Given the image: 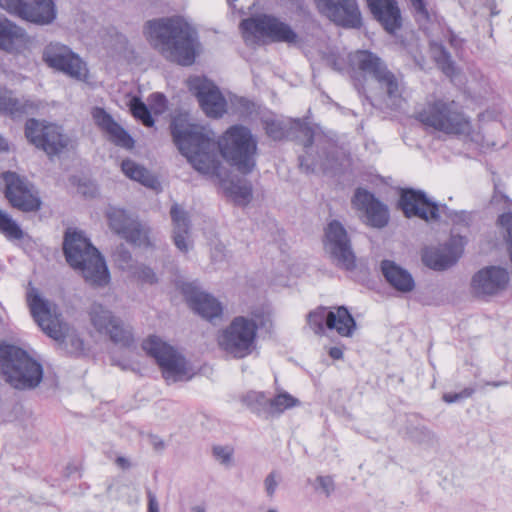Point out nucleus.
<instances>
[{"label": "nucleus", "mask_w": 512, "mask_h": 512, "mask_svg": "<svg viewBox=\"0 0 512 512\" xmlns=\"http://www.w3.org/2000/svg\"><path fill=\"white\" fill-rule=\"evenodd\" d=\"M299 399L295 398L288 392H282L274 396L273 398H269V416H279L285 410L299 406Z\"/></svg>", "instance_id": "c9c22d12"}, {"label": "nucleus", "mask_w": 512, "mask_h": 512, "mask_svg": "<svg viewBox=\"0 0 512 512\" xmlns=\"http://www.w3.org/2000/svg\"><path fill=\"white\" fill-rule=\"evenodd\" d=\"M78 192L81 193L84 197H92L93 196L92 193H89L87 191V187L84 184H80L78 186Z\"/></svg>", "instance_id": "4d7b16f0"}, {"label": "nucleus", "mask_w": 512, "mask_h": 512, "mask_svg": "<svg viewBox=\"0 0 512 512\" xmlns=\"http://www.w3.org/2000/svg\"><path fill=\"white\" fill-rule=\"evenodd\" d=\"M319 12L344 28H360L362 16L357 0H315Z\"/></svg>", "instance_id": "6ab92c4d"}, {"label": "nucleus", "mask_w": 512, "mask_h": 512, "mask_svg": "<svg viewBox=\"0 0 512 512\" xmlns=\"http://www.w3.org/2000/svg\"><path fill=\"white\" fill-rule=\"evenodd\" d=\"M486 384L496 388V387L506 386L508 384V382L507 381H492V382H487Z\"/></svg>", "instance_id": "13d9d810"}, {"label": "nucleus", "mask_w": 512, "mask_h": 512, "mask_svg": "<svg viewBox=\"0 0 512 512\" xmlns=\"http://www.w3.org/2000/svg\"><path fill=\"white\" fill-rule=\"evenodd\" d=\"M170 129L180 153L203 175L222 178L223 167L219 153L243 175L250 174L256 167L258 141L244 125L230 126L217 142L183 116L174 117Z\"/></svg>", "instance_id": "f257e3e1"}, {"label": "nucleus", "mask_w": 512, "mask_h": 512, "mask_svg": "<svg viewBox=\"0 0 512 512\" xmlns=\"http://www.w3.org/2000/svg\"><path fill=\"white\" fill-rule=\"evenodd\" d=\"M0 7L36 25H48L57 15L53 0H0Z\"/></svg>", "instance_id": "2eb2a0df"}, {"label": "nucleus", "mask_w": 512, "mask_h": 512, "mask_svg": "<svg viewBox=\"0 0 512 512\" xmlns=\"http://www.w3.org/2000/svg\"><path fill=\"white\" fill-rule=\"evenodd\" d=\"M115 257L119 268H121L122 270L133 269L134 266L132 254L124 245H120L117 247Z\"/></svg>", "instance_id": "a18cd8bd"}, {"label": "nucleus", "mask_w": 512, "mask_h": 512, "mask_svg": "<svg viewBox=\"0 0 512 512\" xmlns=\"http://www.w3.org/2000/svg\"><path fill=\"white\" fill-rule=\"evenodd\" d=\"M399 208L407 218H419L426 222L440 219V211L456 224H468L470 214L466 211H452L446 205L440 206L429 199L425 192L413 188L402 189L398 201Z\"/></svg>", "instance_id": "6e6552de"}, {"label": "nucleus", "mask_w": 512, "mask_h": 512, "mask_svg": "<svg viewBox=\"0 0 512 512\" xmlns=\"http://www.w3.org/2000/svg\"><path fill=\"white\" fill-rule=\"evenodd\" d=\"M115 463L123 470L129 469L131 467L130 461L123 456H118L115 460Z\"/></svg>", "instance_id": "5fc2aeb1"}, {"label": "nucleus", "mask_w": 512, "mask_h": 512, "mask_svg": "<svg viewBox=\"0 0 512 512\" xmlns=\"http://www.w3.org/2000/svg\"><path fill=\"white\" fill-rule=\"evenodd\" d=\"M97 319L98 332L104 330L114 344L124 348H130L134 345L132 328L99 304Z\"/></svg>", "instance_id": "b1692460"}, {"label": "nucleus", "mask_w": 512, "mask_h": 512, "mask_svg": "<svg viewBox=\"0 0 512 512\" xmlns=\"http://www.w3.org/2000/svg\"><path fill=\"white\" fill-rule=\"evenodd\" d=\"M142 349L156 360L162 370L163 377L176 381L186 373V362L173 346L158 336H149L142 343Z\"/></svg>", "instance_id": "ddd939ff"}, {"label": "nucleus", "mask_w": 512, "mask_h": 512, "mask_svg": "<svg viewBox=\"0 0 512 512\" xmlns=\"http://www.w3.org/2000/svg\"><path fill=\"white\" fill-rule=\"evenodd\" d=\"M111 276L105 257L98 250V288L104 287L110 283Z\"/></svg>", "instance_id": "49530a36"}, {"label": "nucleus", "mask_w": 512, "mask_h": 512, "mask_svg": "<svg viewBox=\"0 0 512 512\" xmlns=\"http://www.w3.org/2000/svg\"><path fill=\"white\" fill-rule=\"evenodd\" d=\"M316 483L318 484L316 489H321L326 497H329L335 490V483L331 476H317Z\"/></svg>", "instance_id": "09e8293b"}, {"label": "nucleus", "mask_w": 512, "mask_h": 512, "mask_svg": "<svg viewBox=\"0 0 512 512\" xmlns=\"http://www.w3.org/2000/svg\"><path fill=\"white\" fill-rule=\"evenodd\" d=\"M90 320H91V324L93 326H96V315L93 314L92 312L90 313Z\"/></svg>", "instance_id": "e2e57ef3"}, {"label": "nucleus", "mask_w": 512, "mask_h": 512, "mask_svg": "<svg viewBox=\"0 0 512 512\" xmlns=\"http://www.w3.org/2000/svg\"><path fill=\"white\" fill-rule=\"evenodd\" d=\"M335 321L334 311L320 306L307 315V322L310 328L317 335H323L325 329H333Z\"/></svg>", "instance_id": "473e14b6"}, {"label": "nucleus", "mask_w": 512, "mask_h": 512, "mask_svg": "<svg viewBox=\"0 0 512 512\" xmlns=\"http://www.w3.org/2000/svg\"><path fill=\"white\" fill-rule=\"evenodd\" d=\"M510 275L506 268L490 265L478 270L471 279V287L478 296H495L506 290Z\"/></svg>", "instance_id": "4be33fe9"}, {"label": "nucleus", "mask_w": 512, "mask_h": 512, "mask_svg": "<svg viewBox=\"0 0 512 512\" xmlns=\"http://www.w3.org/2000/svg\"><path fill=\"white\" fill-rule=\"evenodd\" d=\"M448 41L450 45L455 49L461 48L464 42V40L456 35L452 30H449Z\"/></svg>", "instance_id": "864d4df0"}, {"label": "nucleus", "mask_w": 512, "mask_h": 512, "mask_svg": "<svg viewBox=\"0 0 512 512\" xmlns=\"http://www.w3.org/2000/svg\"><path fill=\"white\" fill-rule=\"evenodd\" d=\"M357 89H358L359 93H362L361 90H364V86L362 84H360L359 87H357Z\"/></svg>", "instance_id": "338daca9"}, {"label": "nucleus", "mask_w": 512, "mask_h": 512, "mask_svg": "<svg viewBox=\"0 0 512 512\" xmlns=\"http://www.w3.org/2000/svg\"><path fill=\"white\" fill-rule=\"evenodd\" d=\"M148 512H159V505L155 494L147 489Z\"/></svg>", "instance_id": "603ef678"}, {"label": "nucleus", "mask_w": 512, "mask_h": 512, "mask_svg": "<svg viewBox=\"0 0 512 512\" xmlns=\"http://www.w3.org/2000/svg\"><path fill=\"white\" fill-rule=\"evenodd\" d=\"M182 293L189 307L202 318L213 321L223 313L222 304L213 295L200 290L193 283H185Z\"/></svg>", "instance_id": "5701e85b"}, {"label": "nucleus", "mask_w": 512, "mask_h": 512, "mask_svg": "<svg viewBox=\"0 0 512 512\" xmlns=\"http://www.w3.org/2000/svg\"><path fill=\"white\" fill-rule=\"evenodd\" d=\"M0 150L5 151L8 150V143L7 141L0 136Z\"/></svg>", "instance_id": "bf43d9fd"}, {"label": "nucleus", "mask_w": 512, "mask_h": 512, "mask_svg": "<svg viewBox=\"0 0 512 512\" xmlns=\"http://www.w3.org/2000/svg\"><path fill=\"white\" fill-rule=\"evenodd\" d=\"M350 60L365 78L375 81L380 91L389 99H398L402 96L401 77L392 72L376 53L370 50H357L351 55Z\"/></svg>", "instance_id": "1a4fd4ad"}, {"label": "nucleus", "mask_w": 512, "mask_h": 512, "mask_svg": "<svg viewBox=\"0 0 512 512\" xmlns=\"http://www.w3.org/2000/svg\"><path fill=\"white\" fill-rule=\"evenodd\" d=\"M152 106L156 113H162L166 109L167 99L162 93H154L151 95Z\"/></svg>", "instance_id": "3c124183"}, {"label": "nucleus", "mask_w": 512, "mask_h": 512, "mask_svg": "<svg viewBox=\"0 0 512 512\" xmlns=\"http://www.w3.org/2000/svg\"><path fill=\"white\" fill-rule=\"evenodd\" d=\"M0 373L19 390L33 389L43 378L42 366L25 350L11 344L0 345Z\"/></svg>", "instance_id": "39448f33"}, {"label": "nucleus", "mask_w": 512, "mask_h": 512, "mask_svg": "<svg viewBox=\"0 0 512 512\" xmlns=\"http://www.w3.org/2000/svg\"><path fill=\"white\" fill-rule=\"evenodd\" d=\"M25 136L30 143L45 151L48 156L58 155L69 143V138L60 126L45 124L35 118L26 121Z\"/></svg>", "instance_id": "4468645a"}, {"label": "nucleus", "mask_w": 512, "mask_h": 512, "mask_svg": "<svg viewBox=\"0 0 512 512\" xmlns=\"http://www.w3.org/2000/svg\"><path fill=\"white\" fill-rule=\"evenodd\" d=\"M381 15L371 13L373 18L381 24L383 29L389 34H395L402 27L401 11L396 0L388 2L380 7Z\"/></svg>", "instance_id": "c756f323"}, {"label": "nucleus", "mask_w": 512, "mask_h": 512, "mask_svg": "<svg viewBox=\"0 0 512 512\" xmlns=\"http://www.w3.org/2000/svg\"><path fill=\"white\" fill-rule=\"evenodd\" d=\"M431 50L434 60L443 73L446 75H452L455 72V63L445 46L443 44L433 43Z\"/></svg>", "instance_id": "e433bc0d"}, {"label": "nucleus", "mask_w": 512, "mask_h": 512, "mask_svg": "<svg viewBox=\"0 0 512 512\" xmlns=\"http://www.w3.org/2000/svg\"><path fill=\"white\" fill-rule=\"evenodd\" d=\"M63 253L72 268L81 270L86 280L96 284V262L93 260L96 248L81 231L71 228L65 231Z\"/></svg>", "instance_id": "9b49d317"}, {"label": "nucleus", "mask_w": 512, "mask_h": 512, "mask_svg": "<svg viewBox=\"0 0 512 512\" xmlns=\"http://www.w3.org/2000/svg\"><path fill=\"white\" fill-rule=\"evenodd\" d=\"M267 512H278L276 509H269Z\"/></svg>", "instance_id": "774afa93"}, {"label": "nucleus", "mask_w": 512, "mask_h": 512, "mask_svg": "<svg viewBox=\"0 0 512 512\" xmlns=\"http://www.w3.org/2000/svg\"><path fill=\"white\" fill-rule=\"evenodd\" d=\"M382 275L389 285L400 293H409L415 288L411 273L392 260H382L380 263Z\"/></svg>", "instance_id": "a878e982"}, {"label": "nucleus", "mask_w": 512, "mask_h": 512, "mask_svg": "<svg viewBox=\"0 0 512 512\" xmlns=\"http://www.w3.org/2000/svg\"><path fill=\"white\" fill-rule=\"evenodd\" d=\"M191 512H206V509L204 506L197 505L191 508Z\"/></svg>", "instance_id": "052dcab7"}, {"label": "nucleus", "mask_w": 512, "mask_h": 512, "mask_svg": "<svg viewBox=\"0 0 512 512\" xmlns=\"http://www.w3.org/2000/svg\"><path fill=\"white\" fill-rule=\"evenodd\" d=\"M269 138L281 141L294 138L303 147L299 165L306 173L326 171L337 162V139L331 132H325L319 125L305 119H294L288 126L284 121L267 118L262 121Z\"/></svg>", "instance_id": "f03ea898"}, {"label": "nucleus", "mask_w": 512, "mask_h": 512, "mask_svg": "<svg viewBox=\"0 0 512 512\" xmlns=\"http://www.w3.org/2000/svg\"><path fill=\"white\" fill-rule=\"evenodd\" d=\"M416 22L422 26L430 23L431 16L425 0H409Z\"/></svg>", "instance_id": "79ce46f5"}, {"label": "nucleus", "mask_w": 512, "mask_h": 512, "mask_svg": "<svg viewBox=\"0 0 512 512\" xmlns=\"http://www.w3.org/2000/svg\"><path fill=\"white\" fill-rule=\"evenodd\" d=\"M226 193L238 204L248 203L252 198V188L250 185H240L231 182L226 188Z\"/></svg>", "instance_id": "a19ab883"}, {"label": "nucleus", "mask_w": 512, "mask_h": 512, "mask_svg": "<svg viewBox=\"0 0 512 512\" xmlns=\"http://www.w3.org/2000/svg\"><path fill=\"white\" fill-rule=\"evenodd\" d=\"M27 302L31 315L42 331L54 339L69 354H80L84 351L83 340L68 325L61 321L55 311V305L42 298L37 289L27 293Z\"/></svg>", "instance_id": "20e7f679"}, {"label": "nucleus", "mask_w": 512, "mask_h": 512, "mask_svg": "<svg viewBox=\"0 0 512 512\" xmlns=\"http://www.w3.org/2000/svg\"><path fill=\"white\" fill-rule=\"evenodd\" d=\"M335 321L333 329L340 336L351 337L356 329V321L345 306H339L334 311Z\"/></svg>", "instance_id": "72a5a7b5"}, {"label": "nucleus", "mask_w": 512, "mask_h": 512, "mask_svg": "<svg viewBox=\"0 0 512 512\" xmlns=\"http://www.w3.org/2000/svg\"><path fill=\"white\" fill-rule=\"evenodd\" d=\"M170 216L173 224L174 244L181 252L187 253L189 250L188 237L191 229L189 214L179 204L174 203L170 208Z\"/></svg>", "instance_id": "cd10ccee"}, {"label": "nucleus", "mask_w": 512, "mask_h": 512, "mask_svg": "<svg viewBox=\"0 0 512 512\" xmlns=\"http://www.w3.org/2000/svg\"><path fill=\"white\" fill-rule=\"evenodd\" d=\"M353 207L361 211L362 222L372 228L382 229L389 223L388 206L365 188H357L352 198Z\"/></svg>", "instance_id": "a211bd4d"}, {"label": "nucleus", "mask_w": 512, "mask_h": 512, "mask_svg": "<svg viewBox=\"0 0 512 512\" xmlns=\"http://www.w3.org/2000/svg\"><path fill=\"white\" fill-rule=\"evenodd\" d=\"M409 436L412 441L426 447H433L437 444L436 434L425 426L412 429L409 432Z\"/></svg>", "instance_id": "ea45409f"}, {"label": "nucleus", "mask_w": 512, "mask_h": 512, "mask_svg": "<svg viewBox=\"0 0 512 512\" xmlns=\"http://www.w3.org/2000/svg\"><path fill=\"white\" fill-rule=\"evenodd\" d=\"M323 247L337 267L347 271L356 268L357 258L351 238L339 220H331L324 228Z\"/></svg>", "instance_id": "f8f14e48"}, {"label": "nucleus", "mask_w": 512, "mask_h": 512, "mask_svg": "<svg viewBox=\"0 0 512 512\" xmlns=\"http://www.w3.org/2000/svg\"><path fill=\"white\" fill-rule=\"evenodd\" d=\"M462 246L452 238L442 249L426 247L422 251L423 264L435 271H444L455 265L462 254Z\"/></svg>", "instance_id": "393cba45"}, {"label": "nucleus", "mask_w": 512, "mask_h": 512, "mask_svg": "<svg viewBox=\"0 0 512 512\" xmlns=\"http://www.w3.org/2000/svg\"><path fill=\"white\" fill-rule=\"evenodd\" d=\"M234 449L230 446L215 445L212 448L213 457L222 465L229 466L232 462Z\"/></svg>", "instance_id": "c03bdc74"}, {"label": "nucleus", "mask_w": 512, "mask_h": 512, "mask_svg": "<svg viewBox=\"0 0 512 512\" xmlns=\"http://www.w3.org/2000/svg\"><path fill=\"white\" fill-rule=\"evenodd\" d=\"M271 326L269 317L262 318L258 323L253 319L237 316L219 335V346L232 357L242 359L252 353L259 327L269 329Z\"/></svg>", "instance_id": "0eeeda50"}, {"label": "nucleus", "mask_w": 512, "mask_h": 512, "mask_svg": "<svg viewBox=\"0 0 512 512\" xmlns=\"http://www.w3.org/2000/svg\"><path fill=\"white\" fill-rule=\"evenodd\" d=\"M189 86L207 116L212 118L223 116L227 102L214 83L206 78L195 77L189 81Z\"/></svg>", "instance_id": "412c9836"}, {"label": "nucleus", "mask_w": 512, "mask_h": 512, "mask_svg": "<svg viewBox=\"0 0 512 512\" xmlns=\"http://www.w3.org/2000/svg\"><path fill=\"white\" fill-rule=\"evenodd\" d=\"M242 402L250 409L251 412L268 418L269 416V398L263 392L250 391L246 393Z\"/></svg>", "instance_id": "f704fd0d"}, {"label": "nucleus", "mask_w": 512, "mask_h": 512, "mask_svg": "<svg viewBox=\"0 0 512 512\" xmlns=\"http://www.w3.org/2000/svg\"><path fill=\"white\" fill-rule=\"evenodd\" d=\"M43 60L50 67L62 71L76 79H81L86 76L85 64L65 45L50 43L43 51Z\"/></svg>", "instance_id": "aec40b11"}, {"label": "nucleus", "mask_w": 512, "mask_h": 512, "mask_svg": "<svg viewBox=\"0 0 512 512\" xmlns=\"http://www.w3.org/2000/svg\"><path fill=\"white\" fill-rule=\"evenodd\" d=\"M37 106L29 100H20L13 96L12 91L0 88V113L20 118L32 114Z\"/></svg>", "instance_id": "c85d7f7f"}, {"label": "nucleus", "mask_w": 512, "mask_h": 512, "mask_svg": "<svg viewBox=\"0 0 512 512\" xmlns=\"http://www.w3.org/2000/svg\"><path fill=\"white\" fill-rule=\"evenodd\" d=\"M24 36L23 28L0 16V49L7 52L13 51L15 42L23 39Z\"/></svg>", "instance_id": "7c9ffc66"}, {"label": "nucleus", "mask_w": 512, "mask_h": 512, "mask_svg": "<svg viewBox=\"0 0 512 512\" xmlns=\"http://www.w3.org/2000/svg\"><path fill=\"white\" fill-rule=\"evenodd\" d=\"M329 356L332 358V359H335V360H339L343 357V351L341 348L339 347H331L329 349Z\"/></svg>", "instance_id": "6e6d98bb"}, {"label": "nucleus", "mask_w": 512, "mask_h": 512, "mask_svg": "<svg viewBox=\"0 0 512 512\" xmlns=\"http://www.w3.org/2000/svg\"><path fill=\"white\" fill-rule=\"evenodd\" d=\"M265 491L269 497H273L278 486L277 475L275 472L269 473L264 480Z\"/></svg>", "instance_id": "8fccbe9b"}, {"label": "nucleus", "mask_w": 512, "mask_h": 512, "mask_svg": "<svg viewBox=\"0 0 512 512\" xmlns=\"http://www.w3.org/2000/svg\"><path fill=\"white\" fill-rule=\"evenodd\" d=\"M239 28L245 41L266 38L271 42L291 44L298 39L297 33L289 24L268 14H258L243 19Z\"/></svg>", "instance_id": "9d476101"}, {"label": "nucleus", "mask_w": 512, "mask_h": 512, "mask_svg": "<svg viewBox=\"0 0 512 512\" xmlns=\"http://www.w3.org/2000/svg\"><path fill=\"white\" fill-rule=\"evenodd\" d=\"M132 115L140 120L146 127H152L155 123L147 105L138 97H134L129 105Z\"/></svg>", "instance_id": "58836bf2"}, {"label": "nucleus", "mask_w": 512, "mask_h": 512, "mask_svg": "<svg viewBox=\"0 0 512 512\" xmlns=\"http://www.w3.org/2000/svg\"><path fill=\"white\" fill-rule=\"evenodd\" d=\"M3 179L6 184L5 197L13 208L26 213L40 210L42 201L31 183L11 171L5 172Z\"/></svg>", "instance_id": "dca6fc26"}, {"label": "nucleus", "mask_w": 512, "mask_h": 512, "mask_svg": "<svg viewBox=\"0 0 512 512\" xmlns=\"http://www.w3.org/2000/svg\"><path fill=\"white\" fill-rule=\"evenodd\" d=\"M91 116H92L93 119H96V107H93L91 109Z\"/></svg>", "instance_id": "0e129e2a"}, {"label": "nucleus", "mask_w": 512, "mask_h": 512, "mask_svg": "<svg viewBox=\"0 0 512 512\" xmlns=\"http://www.w3.org/2000/svg\"><path fill=\"white\" fill-rule=\"evenodd\" d=\"M154 446H155V448L163 447V442H162V441L155 442V443H154Z\"/></svg>", "instance_id": "69168bd1"}, {"label": "nucleus", "mask_w": 512, "mask_h": 512, "mask_svg": "<svg viewBox=\"0 0 512 512\" xmlns=\"http://www.w3.org/2000/svg\"><path fill=\"white\" fill-rule=\"evenodd\" d=\"M132 274L142 283L154 284L158 280L153 269L143 264L134 266L132 269Z\"/></svg>", "instance_id": "37998d69"}, {"label": "nucleus", "mask_w": 512, "mask_h": 512, "mask_svg": "<svg viewBox=\"0 0 512 512\" xmlns=\"http://www.w3.org/2000/svg\"><path fill=\"white\" fill-rule=\"evenodd\" d=\"M422 124L449 135L466 134L471 129L469 118L455 101L442 99L428 103L416 112Z\"/></svg>", "instance_id": "423d86ee"}, {"label": "nucleus", "mask_w": 512, "mask_h": 512, "mask_svg": "<svg viewBox=\"0 0 512 512\" xmlns=\"http://www.w3.org/2000/svg\"><path fill=\"white\" fill-rule=\"evenodd\" d=\"M239 102H240V104H241L243 107H245V108H248V107H249L250 102H249L247 99H245V98H241Z\"/></svg>", "instance_id": "680f3d73"}, {"label": "nucleus", "mask_w": 512, "mask_h": 512, "mask_svg": "<svg viewBox=\"0 0 512 512\" xmlns=\"http://www.w3.org/2000/svg\"><path fill=\"white\" fill-rule=\"evenodd\" d=\"M0 232L9 240H21L24 232L20 226L6 213L0 210Z\"/></svg>", "instance_id": "4c0bfd02"}, {"label": "nucleus", "mask_w": 512, "mask_h": 512, "mask_svg": "<svg viewBox=\"0 0 512 512\" xmlns=\"http://www.w3.org/2000/svg\"><path fill=\"white\" fill-rule=\"evenodd\" d=\"M474 392H475L474 388L466 387L462 391L457 392V393H445L443 395V400L449 404L456 403V402H459V401H462L464 399L471 397L474 394Z\"/></svg>", "instance_id": "de8ad7c7"}, {"label": "nucleus", "mask_w": 512, "mask_h": 512, "mask_svg": "<svg viewBox=\"0 0 512 512\" xmlns=\"http://www.w3.org/2000/svg\"><path fill=\"white\" fill-rule=\"evenodd\" d=\"M98 127L107 135L108 140L114 145L130 150L134 147V139L113 117L103 108L98 107Z\"/></svg>", "instance_id": "bb28decb"}, {"label": "nucleus", "mask_w": 512, "mask_h": 512, "mask_svg": "<svg viewBox=\"0 0 512 512\" xmlns=\"http://www.w3.org/2000/svg\"><path fill=\"white\" fill-rule=\"evenodd\" d=\"M123 173L130 179L138 181L142 185L155 188L158 184L157 178L152 175L145 167L137 164L131 159H125L121 163Z\"/></svg>", "instance_id": "2f4dec72"}, {"label": "nucleus", "mask_w": 512, "mask_h": 512, "mask_svg": "<svg viewBox=\"0 0 512 512\" xmlns=\"http://www.w3.org/2000/svg\"><path fill=\"white\" fill-rule=\"evenodd\" d=\"M144 33L150 45L165 59L191 66L196 58V31L180 17H163L146 22Z\"/></svg>", "instance_id": "7ed1b4c3"}, {"label": "nucleus", "mask_w": 512, "mask_h": 512, "mask_svg": "<svg viewBox=\"0 0 512 512\" xmlns=\"http://www.w3.org/2000/svg\"><path fill=\"white\" fill-rule=\"evenodd\" d=\"M107 217L111 230L128 243L137 247H149L151 245L149 227L129 215L125 210L112 208L107 213Z\"/></svg>", "instance_id": "f3484780"}]
</instances>
